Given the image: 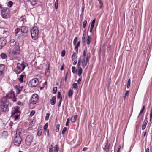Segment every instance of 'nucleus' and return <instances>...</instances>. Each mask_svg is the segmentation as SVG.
<instances>
[{
  "label": "nucleus",
  "mask_w": 152,
  "mask_h": 152,
  "mask_svg": "<svg viewBox=\"0 0 152 152\" xmlns=\"http://www.w3.org/2000/svg\"><path fill=\"white\" fill-rule=\"evenodd\" d=\"M21 130V129H19L16 131V136L14 141V145L17 146H19L21 143V139L20 135Z\"/></svg>",
  "instance_id": "nucleus-1"
},
{
  "label": "nucleus",
  "mask_w": 152,
  "mask_h": 152,
  "mask_svg": "<svg viewBox=\"0 0 152 152\" xmlns=\"http://www.w3.org/2000/svg\"><path fill=\"white\" fill-rule=\"evenodd\" d=\"M32 38L33 40H36L38 38L39 30L37 27L34 26L30 30Z\"/></svg>",
  "instance_id": "nucleus-2"
},
{
  "label": "nucleus",
  "mask_w": 152,
  "mask_h": 152,
  "mask_svg": "<svg viewBox=\"0 0 152 152\" xmlns=\"http://www.w3.org/2000/svg\"><path fill=\"white\" fill-rule=\"evenodd\" d=\"M26 66L24 61L21 63H17L16 67L15 69V71L17 73L20 74L24 70Z\"/></svg>",
  "instance_id": "nucleus-3"
},
{
  "label": "nucleus",
  "mask_w": 152,
  "mask_h": 152,
  "mask_svg": "<svg viewBox=\"0 0 152 152\" xmlns=\"http://www.w3.org/2000/svg\"><path fill=\"white\" fill-rule=\"evenodd\" d=\"M1 12L2 17L4 18H7L10 16V11L8 8H2Z\"/></svg>",
  "instance_id": "nucleus-4"
},
{
  "label": "nucleus",
  "mask_w": 152,
  "mask_h": 152,
  "mask_svg": "<svg viewBox=\"0 0 152 152\" xmlns=\"http://www.w3.org/2000/svg\"><path fill=\"white\" fill-rule=\"evenodd\" d=\"M34 137L31 135L27 136L25 140L26 145L27 146H30L33 142Z\"/></svg>",
  "instance_id": "nucleus-5"
},
{
  "label": "nucleus",
  "mask_w": 152,
  "mask_h": 152,
  "mask_svg": "<svg viewBox=\"0 0 152 152\" xmlns=\"http://www.w3.org/2000/svg\"><path fill=\"white\" fill-rule=\"evenodd\" d=\"M86 56V60L85 58L83 57V59L82 61L81 60V65L83 68L86 66L87 63L89 61L90 57V54L89 53L87 54Z\"/></svg>",
  "instance_id": "nucleus-6"
},
{
  "label": "nucleus",
  "mask_w": 152,
  "mask_h": 152,
  "mask_svg": "<svg viewBox=\"0 0 152 152\" xmlns=\"http://www.w3.org/2000/svg\"><path fill=\"white\" fill-rule=\"evenodd\" d=\"M20 48L18 46V43L16 42L15 48L12 50V53L14 55H17L20 53Z\"/></svg>",
  "instance_id": "nucleus-7"
},
{
  "label": "nucleus",
  "mask_w": 152,
  "mask_h": 152,
  "mask_svg": "<svg viewBox=\"0 0 152 152\" xmlns=\"http://www.w3.org/2000/svg\"><path fill=\"white\" fill-rule=\"evenodd\" d=\"M6 97L7 99H11L14 102L16 101V99L14 93L12 91H10L7 94Z\"/></svg>",
  "instance_id": "nucleus-8"
},
{
  "label": "nucleus",
  "mask_w": 152,
  "mask_h": 152,
  "mask_svg": "<svg viewBox=\"0 0 152 152\" xmlns=\"http://www.w3.org/2000/svg\"><path fill=\"white\" fill-rule=\"evenodd\" d=\"M38 96L36 94H34L31 97L30 100V103L32 104H35L39 102Z\"/></svg>",
  "instance_id": "nucleus-9"
},
{
  "label": "nucleus",
  "mask_w": 152,
  "mask_h": 152,
  "mask_svg": "<svg viewBox=\"0 0 152 152\" xmlns=\"http://www.w3.org/2000/svg\"><path fill=\"white\" fill-rule=\"evenodd\" d=\"M39 83L37 79H33L29 82V85L31 87H34L37 86Z\"/></svg>",
  "instance_id": "nucleus-10"
},
{
  "label": "nucleus",
  "mask_w": 152,
  "mask_h": 152,
  "mask_svg": "<svg viewBox=\"0 0 152 152\" xmlns=\"http://www.w3.org/2000/svg\"><path fill=\"white\" fill-rule=\"evenodd\" d=\"M9 104V101L6 97H3L0 100V104L1 105L8 106Z\"/></svg>",
  "instance_id": "nucleus-11"
},
{
  "label": "nucleus",
  "mask_w": 152,
  "mask_h": 152,
  "mask_svg": "<svg viewBox=\"0 0 152 152\" xmlns=\"http://www.w3.org/2000/svg\"><path fill=\"white\" fill-rule=\"evenodd\" d=\"M19 107L18 106H16L13 108L11 111L12 115L13 116V115L17 114H18L20 113V111L19 110Z\"/></svg>",
  "instance_id": "nucleus-12"
},
{
  "label": "nucleus",
  "mask_w": 152,
  "mask_h": 152,
  "mask_svg": "<svg viewBox=\"0 0 152 152\" xmlns=\"http://www.w3.org/2000/svg\"><path fill=\"white\" fill-rule=\"evenodd\" d=\"M7 40L4 38L2 37L0 38V49L2 48L6 44Z\"/></svg>",
  "instance_id": "nucleus-13"
},
{
  "label": "nucleus",
  "mask_w": 152,
  "mask_h": 152,
  "mask_svg": "<svg viewBox=\"0 0 152 152\" xmlns=\"http://www.w3.org/2000/svg\"><path fill=\"white\" fill-rule=\"evenodd\" d=\"M110 147V144L108 143L107 141H106V142L104 143L102 146L103 149L107 152L109 151Z\"/></svg>",
  "instance_id": "nucleus-14"
},
{
  "label": "nucleus",
  "mask_w": 152,
  "mask_h": 152,
  "mask_svg": "<svg viewBox=\"0 0 152 152\" xmlns=\"http://www.w3.org/2000/svg\"><path fill=\"white\" fill-rule=\"evenodd\" d=\"M5 66L3 64H0V75H2L5 72Z\"/></svg>",
  "instance_id": "nucleus-15"
},
{
  "label": "nucleus",
  "mask_w": 152,
  "mask_h": 152,
  "mask_svg": "<svg viewBox=\"0 0 152 152\" xmlns=\"http://www.w3.org/2000/svg\"><path fill=\"white\" fill-rule=\"evenodd\" d=\"M8 106L0 104V110L2 112H5L7 110Z\"/></svg>",
  "instance_id": "nucleus-16"
},
{
  "label": "nucleus",
  "mask_w": 152,
  "mask_h": 152,
  "mask_svg": "<svg viewBox=\"0 0 152 152\" xmlns=\"http://www.w3.org/2000/svg\"><path fill=\"white\" fill-rule=\"evenodd\" d=\"M21 31L23 33H26L28 32V30L26 26H23L21 27Z\"/></svg>",
  "instance_id": "nucleus-17"
},
{
  "label": "nucleus",
  "mask_w": 152,
  "mask_h": 152,
  "mask_svg": "<svg viewBox=\"0 0 152 152\" xmlns=\"http://www.w3.org/2000/svg\"><path fill=\"white\" fill-rule=\"evenodd\" d=\"M25 1H29L31 4L33 5L36 4L37 2V0H24Z\"/></svg>",
  "instance_id": "nucleus-18"
},
{
  "label": "nucleus",
  "mask_w": 152,
  "mask_h": 152,
  "mask_svg": "<svg viewBox=\"0 0 152 152\" xmlns=\"http://www.w3.org/2000/svg\"><path fill=\"white\" fill-rule=\"evenodd\" d=\"M56 102V96H53L52 99L50 100L51 104L52 105H54Z\"/></svg>",
  "instance_id": "nucleus-19"
},
{
  "label": "nucleus",
  "mask_w": 152,
  "mask_h": 152,
  "mask_svg": "<svg viewBox=\"0 0 152 152\" xmlns=\"http://www.w3.org/2000/svg\"><path fill=\"white\" fill-rule=\"evenodd\" d=\"M35 120L33 119V120L31 121L29 125V127H32L35 124Z\"/></svg>",
  "instance_id": "nucleus-20"
},
{
  "label": "nucleus",
  "mask_w": 152,
  "mask_h": 152,
  "mask_svg": "<svg viewBox=\"0 0 152 152\" xmlns=\"http://www.w3.org/2000/svg\"><path fill=\"white\" fill-rule=\"evenodd\" d=\"M0 56L2 59H4L7 58V56L6 53H2L0 55Z\"/></svg>",
  "instance_id": "nucleus-21"
},
{
  "label": "nucleus",
  "mask_w": 152,
  "mask_h": 152,
  "mask_svg": "<svg viewBox=\"0 0 152 152\" xmlns=\"http://www.w3.org/2000/svg\"><path fill=\"white\" fill-rule=\"evenodd\" d=\"M77 117V115H75L74 116L71 117V121L72 122H74L76 121V118Z\"/></svg>",
  "instance_id": "nucleus-22"
},
{
  "label": "nucleus",
  "mask_w": 152,
  "mask_h": 152,
  "mask_svg": "<svg viewBox=\"0 0 152 152\" xmlns=\"http://www.w3.org/2000/svg\"><path fill=\"white\" fill-rule=\"evenodd\" d=\"M20 113L18 114H15V115H13L14 116V120H18L20 118Z\"/></svg>",
  "instance_id": "nucleus-23"
},
{
  "label": "nucleus",
  "mask_w": 152,
  "mask_h": 152,
  "mask_svg": "<svg viewBox=\"0 0 152 152\" xmlns=\"http://www.w3.org/2000/svg\"><path fill=\"white\" fill-rule=\"evenodd\" d=\"M80 41L78 42L77 44L75 46V50L76 51V53H77L78 52V47L80 46Z\"/></svg>",
  "instance_id": "nucleus-24"
},
{
  "label": "nucleus",
  "mask_w": 152,
  "mask_h": 152,
  "mask_svg": "<svg viewBox=\"0 0 152 152\" xmlns=\"http://www.w3.org/2000/svg\"><path fill=\"white\" fill-rule=\"evenodd\" d=\"M73 94V91L72 90L70 89V90L68 93V95L69 97H72Z\"/></svg>",
  "instance_id": "nucleus-25"
},
{
  "label": "nucleus",
  "mask_w": 152,
  "mask_h": 152,
  "mask_svg": "<svg viewBox=\"0 0 152 152\" xmlns=\"http://www.w3.org/2000/svg\"><path fill=\"white\" fill-rule=\"evenodd\" d=\"M78 70L77 72V75L79 76H80L82 72V69L81 68H78Z\"/></svg>",
  "instance_id": "nucleus-26"
},
{
  "label": "nucleus",
  "mask_w": 152,
  "mask_h": 152,
  "mask_svg": "<svg viewBox=\"0 0 152 152\" xmlns=\"http://www.w3.org/2000/svg\"><path fill=\"white\" fill-rule=\"evenodd\" d=\"M91 40V37L90 36H88L86 40L87 43L88 45H89L90 44Z\"/></svg>",
  "instance_id": "nucleus-27"
},
{
  "label": "nucleus",
  "mask_w": 152,
  "mask_h": 152,
  "mask_svg": "<svg viewBox=\"0 0 152 152\" xmlns=\"http://www.w3.org/2000/svg\"><path fill=\"white\" fill-rule=\"evenodd\" d=\"M48 128V123H46L45 125L43 128V130L45 132H47L48 133V131L47 129Z\"/></svg>",
  "instance_id": "nucleus-28"
},
{
  "label": "nucleus",
  "mask_w": 152,
  "mask_h": 152,
  "mask_svg": "<svg viewBox=\"0 0 152 152\" xmlns=\"http://www.w3.org/2000/svg\"><path fill=\"white\" fill-rule=\"evenodd\" d=\"M81 63V59L80 58H79L78 61V62L77 65V68H81L80 67V64Z\"/></svg>",
  "instance_id": "nucleus-29"
},
{
  "label": "nucleus",
  "mask_w": 152,
  "mask_h": 152,
  "mask_svg": "<svg viewBox=\"0 0 152 152\" xmlns=\"http://www.w3.org/2000/svg\"><path fill=\"white\" fill-rule=\"evenodd\" d=\"M54 6L55 9L57 10L58 7V0H56V1Z\"/></svg>",
  "instance_id": "nucleus-30"
},
{
  "label": "nucleus",
  "mask_w": 152,
  "mask_h": 152,
  "mask_svg": "<svg viewBox=\"0 0 152 152\" xmlns=\"http://www.w3.org/2000/svg\"><path fill=\"white\" fill-rule=\"evenodd\" d=\"M59 150V148L58 145H56L54 147V152H58Z\"/></svg>",
  "instance_id": "nucleus-31"
},
{
  "label": "nucleus",
  "mask_w": 152,
  "mask_h": 152,
  "mask_svg": "<svg viewBox=\"0 0 152 152\" xmlns=\"http://www.w3.org/2000/svg\"><path fill=\"white\" fill-rule=\"evenodd\" d=\"M24 77V75H20V78H19V80L21 83H23V78Z\"/></svg>",
  "instance_id": "nucleus-32"
},
{
  "label": "nucleus",
  "mask_w": 152,
  "mask_h": 152,
  "mask_svg": "<svg viewBox=\"0 0 152 152\" xmlns=\"http://www.w3.org/2000/svg\"><path fill=\"white\" fill-rule=\"evenodd\" d=\"M130 83H131V80L129 79H128V81L127 82V87L128 88H129L130 87Z\"/></svg>",
  "instance_id": "nucleus-33"
},
{
  "label": "nucleus",
  "mask_w": 152,
  "mask_h": 152,
  "mask_svg": "<svg viewBox=\"0 0 152 152\" xmlns=\"http://www.w3.org/2000/svg\"><path fill=\"white\" fill-rule=\"evenodd\" d=\"M145 106H144L142 108V110L140 111L139 114V115L138 116V118L139 117V116L143 112V111L145 110Z\"/></svg>",
  "instance_id": "nucleus-34"
},
{
  "label": "nucleus",
  "mask_w": 152,
  "mask_h": 152,
  "mask_svg": "<svg viewBox=\"0 0 152 152\" xmlns=\"http://www.w3.org/2000/svg\"><path fill=\"white\" fill-rule=\"evenodd\" d=\"M72 71L73 73H75L76 72L77 70L75 67L73 66L72 67Z\"/></svg>",
  "instance_id": "nucleus-35"
},
{
  "label": "nucleus",
  "mask_w": 152,
  "mask_h": 152,
  "mask_svg": "<svg viewBox=\"0 0 152 152\" xmlns=\"http://www.w3.org/2000/svg\"><path fill=\"white\" fill-rule=\"evenodd\" d=\"M60 127V125L59 124H57L56 126V132H58L59 130V128Z\"/></svg>",
  "instance_id": "nucleus-36"
},
{
  "label": "nucleus",
  "mask_w": 152,
  "mask_h": 152,
  "mask_svg": "<svg viewBox=\"0 0 152 152\" xmlns=\"http://www.w3.org/2000/svg\"><path fill=\"white\" fill-rule=\"evenodd\" d=\"M13 4V3L12 1H10L8 2L7 5L9 7H12Z\"/></svg>",
  "instance_id": "nucleus-37"
},
{
  "label": "nucleus",
  "mask_w": 152,
  "mask_h": 152,
  "mask_svg": "<svg viewBox=\"0 0 152 152\" xmlns=\"http://www.w3.org/2000/svg\"><path fill=\"white\" fill-rule=\"evenodd\" d=\"M57 97L58 99H62V97L61 95V93L60 92H58L57 94Z\"/></svg>",
  "instance_id": "nucleus-38"
},
{
  "label": "nucleus",
  "mask_w": 152,
  "mask_h": 152,
  "mask_svg": "<svg viewBox=\"0 0 152 152\" xmlns=\"http://www.w3.org/2000/svg\"><path fill=\"white\" fill-rule=\"evenodd\" d=\"M77 53H76V52L75 53V52H74L73 53L72 56V60H74V59H75V55H76V54Z\"/></svg>",
  "instance_id": "nucleus-39"
},
{
  "label": "nucleus",
  "mask_w": 152,
  "mask_h": 152,
  "mask_svg": "<svg viewBox=\"0 0 152 152\" xmlns=\"http://www.w3.org/2000/svg\"><path fill=\"white\" fill-rule=\"evenodd\" d=\"M86 35L85 34H83L82 38V41L83 42H85V39Z\"/></svg>",
  "instance_id": "nucleus-40"
},
{
  "label": "nucleus",
  "mask_w": 152,
  "mask_h": 152,
  "mask_svg": "<svg viewBox=\"0 0 152 152\" xmlns=\"http://www.w3.org/2000/svg\"><path fill=\"white\" fill-rule=\"evenodd\" d=\"M147 123L145 122L142 126V130H144L146 128Z\"/></svg>",
  "instance_id": "nucleus-41"
},
{
  "label": "nucleus",
  "mask_w": 152,
  "mask_h": 152,
  "mask_svg": "<svg viewBox=\"0 0 152 152\" xmlns=\"http://www.w3.org/2000/svg\"><path fill=\"white\" fill-rule=\"evenodd\" d=\"M72 86L74 89H76L77 87V83H75L72 84Z\"/></svg>",
  "instance_id": "nucleus-42"
},
{
  "label": "nucleus",
  "mask_w": 152,
  "mask_h": 152,
  "mask_svg": "<svg viewBox=\"0 0 152 152\" xmlns=\"http://www.w3.org/2000/svg\"><path fill=\"white\" fill-rule=\"evenodd\" d=\"M42 129H40V130L38 131L37 132V134L38 136H40L41 135L42 133Z\"/></svg>",
  "instance_id": "nucleus-43"
},
{
  "label": "nucleus",
  "mask_w": 152,
  "mask_h": 152,
  "mask_svg": "<svg viewBox=\"0 0 152 152\" xmlns=\"http://www.w3.org/2000/svg\"><path fill=\"white\" fill-rule=\"evenodd\" d=\"M87 23V22L86 20H85L83 21V28H85L86 27Z\"/></svg>",
  "instance_id": "nucleus-44"
},
{
  "label": "nucleus",
  "mask_w": 152,
  "mask_h": 152,
  "mask_svg": "<svg viewBox=\"0 0 152 152\" xmlns=\"http://www.w3.org/2000/svg\"><path fill=\"white\" fill-rule=\"evenodd\" d=\"M49 152H53V151L52 149V145H51L49 147Z\"/></svg>",
  "instance_id": "nucleus-45"
},
{
  "label": "nucleus",
  "mask_w": 152,
  "mask_h": 152,
  "mask_svg": "<svg viewBox=\"0 0 152 152\" xmlns=\"http://www.w3.org/2000/svg\"><path fill=\"white\" fill-rule=\"evenodd\" d=\"M35 111L34 110H32L30 113V115L33 116L35 114Z\"/></svg>",
  "instance_id": "nucleus-46"
},
{
  "label": "nucleus",
  "mask_w": 152,
  "mask_h": 152,
  "mask_svg": "<svg viewBox=\"0 0 152 152\" xmlns=\"http://www.w3.org/2000/svg\"><path fill=\"white\" fill-rule=\"evenodd\" d=\"M66 130V127H64V128L63 130L62 131V134H64Z\"/></svg>",
  "instance_id": "nucleus-47"
},
{
  "label": "nucleus",
  "mask_w": 152,
  "mask_h": 152,
  "mask_svg": "<svg viewBox=\"0 0 152 152\" xmlns=\"http://www.w3.org/2000/svg\"><path fill=\"white\" fill-rule=\"evenodd\" d=\"M20 31V29L19 28H17L15 30V34H17Z\"/></svg>",
  "instance_id": "nucleus-48"
},
{
  "label": "nucleus",
  "mask_w": 152,
  "mask_h": 152,
  "mask_svg": "<svg viewBox=\"0 0 152 152\" xmlns=\"http://www.w3.org/2000/svg\"><path fill=\"white\" fill-rule=\"evenodd\" d=\"M57 87H55L53 88V93L54 94H55L56 93V91H57Z\"/></svg>",
  "instance_id": "nucleus-49"
},
{
  "label": "nucleus",
  "mask_w": 152,
  "mask_h": 152,
  "mask_svg": "<svg viewBox=\"0 0 152 152\" xmlns=\"http://www.w3.org/2000/svg\"><path fill=\"white\" fill-rule=\"evenodd\" d=\"M77 41V38L76 37L75 38L73 41V44L74 45H75Z\"/></svg>",
  "instance_id": "nucleus-50"
},
{
  "label": "nucleus",
  "mask_w": 152,
  "mask_h": 152,
  "mask_svg": "<svg viewBox=\"0 0 152 152\" xmlns=\"http://www.w3.org/2000/svg\"><path fill=\"white\" fill-rule=\"evenodd\" d=\"M65 54V51L64 50H63L61 53V56L62 57H64Z\"/></svg>",
  "instance_id": "nucleus-51"
},
{
  "label": "nucleus",
  "mask_w": 152,
  "mask_h": 152,
  "mask_svg": "<svg viewBox=\"0 0 152 152\" xmlns=\"http://www.w3.org/2000/svg\"><path fill=\"white\" fill-rule=\"evenodd\" d=\"M69 122V118H68L67 119L66 121V126H68V124Z\"/></svg>",
  "instance_id": "nucleus-52"
},
{
  "label": "nucleus",
  "mask_w": 152,
  "mask_h": 152,
  "mask_svg": "<svg viewBox=\"0 0 152 152\" xmlns=\"http://www.w3.org/2000/svg\"><path fill=\"white\" fill-rule=\"evenodd\" d=\"M82 80V77H80L77 80V83L78 84H80V82Z\"/></svg>",
  "instance_id": "nucleus-53"
},
{
  "label": "nucleus",
  "mask_w": 152,
  "mask_h": 152,
  "mask_svg": "<svg viewBox=\"0 0 152 152\" xmlns=\"http://www.w3.org/2000/svg\"><path fill=\"white\" fill-rule=\"evenodd\" d=\"M129 91H126L125 94L124 98H125L126 96L127 95L129 94Z\"/></svg>",
  "instance_id": "nucleus-54"
},
{
  "label": "nucleus",
  "mask_w": 152,
  "mask_h": 152,
  "mask_svg": "<svg viewBox=\"0 0 152 152\" xmlns=\"http://www.w3.org/2000/svg\"><path fill=\"white\" fill-rule=\"evenodd\" d=\"M86 52L85 51H84L83 53V55L84 56L83 57H85L86 56Z\"/></svg>",
  "instance_id": "nucleus-55"
},
{
  "label": "nucleus",
  "mask_w": 152,
  "mask_h": 152,
  "mask_svg": "<svg viewBox=\"0 0 152 152\" xmlns=\"http://www.w3.org/2000/svg\"><path fill=\"white\" fill-rule=\"evenodd\" d=\"M94 25V23H91V25L90 28H93Z\"/></svg>",
  "instance_id": "nucleus-56"
},
{
  "label": "nucleus",
  "mask_w": 152,
  "mask_h": 152,
  "mask_svg": "<svg viewBox=\"0 0 152 152\" xmlns=\"http://www.w3.org/2000/svg\"><path fill=\"white\" fill-rule=\"evenodd\" d=\"M61 101H62V99H61L60 100V101H59V104L58 105V107H60V106L61 104Z\"/></svg>",
  "instance_id": "nucleus-57"
},
{
  "label": "nucleus",
  "mask_w": 152,
  "mask_h": 152,
  "mask_svg": "<svg viewBox=\"0 0 152 152\" xmlns=\"http://www.w3.org/2000/svg\"><path fill=\"white\" fill-rule=\"evenodd\" d=\"M99 3H100V4H101L102 5H103L102 3V0H98Z\"/></svg>",
  "instance_id": "nucleus-58"
},
{
  "label": "nucleus",
  "mask_w": 152,
  "mask_h": 152,
  "mask_svg": "<svg viewBox=\"0 0 152 152\" xmlns=\"http://www.w3.org/2000/svg\"><path fill=\"white\" fill-rule=\"evenodd\" d=\"M87 149V148L85 147V148H83V151H86Z\"/></svg>",
  "instance_id": "nucleus-59"
},
{
  "label": "nucleus",
  "mask_w": 152,
  "mask_h": 152,
  "mask_svg": "<svg viewBox=\"0 0 152 152\" xmlns=\"http://www.w3.org/2000/svg\"><path fill=\"white\" fill-rule=\"evenodd\" d=\"M47 83V82L46 81L43 83V85L44 86L43 87H44L46 85Z\"/></svg>",
  "instance_id": "nucleus-60"
},
{
  "label": "nucleus",
  "mask_w": 152,
  "mask_h": 152,
  "mask_svg": "<svg viewBox=\"0 0 152 152\" xmlns=\"http://www.w3.org/2000/svg\"><path fill=\"white\" fill-rule=\"evenodd\" d=\"M77 63V61H74L73 63V64L74 65H75Z\"/></svg>",
  "instance_id": "nucleus-61"
},
{
  "label": "nucleus",
  "mask_w": 152,
  "mask_h": 152,
  "mask_svg": "<svg viewBox=\"0 0 152 152\" xmlns=\"http://www.w3.org/2000/svg\"><path fill=\"white\" fill-rule=\"evenodd\" d=\"M95 19L93 20L91 22V23L94 24L95 23Z\"/></svg>",
  "instance_id": "nucleus-62"
},
{
  "label": "nucleus",
  "mask_w": 152,
  "mask_h": 152,
  "mask_svg": "<svg viewBox=\"0 0 152 152\" xmlns=\"http://www.w3.org/2000/svg\"><path fill=\"white\" fill-rule=\"evenodd\" d=\"M64 69V68H63V66H62L61 67V68H60V70H61V71H62Z\"/></svg>",
  "instance_id": "nucleus-63"
},
{
  "label": "nucleus",
  "mask_w": 152,
  "mask_h": 152,
  "mask_svg": "<svg viewBox=\"0 0 152 152\" xmlns=\"http://www.w3.org/2000/svg\"><path fill=\"white\" fill-rule=\"evenodd\" d=\"M149 149L148 148L146 149L145 152H149Z\"/></svg>",
  "instance_id": "nucleus-64"
}]
</instances>
